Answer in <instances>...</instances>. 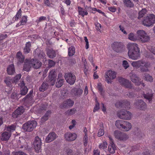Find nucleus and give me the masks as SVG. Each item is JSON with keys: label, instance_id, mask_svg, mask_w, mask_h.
<instances>
[{"label": "nucleus", "instance_id": "nucleus-60", "mask_svg": "<svg viewBox=\"0 0 155 155\" xmlns=\"http://www.w3.org/2000/svg\"><path fill=\"white\" fill-rule=\"evenodd\" d=\"M51 111L50 110H48L47 111L45 114L44 115L45 117L47 118H48V119L50 117L51 114Z\"/></svg>", "mask_w": 155, "mask_h": 155}, {"label": "nucleus", "instance_id": "nucleus-64", "mask_svg": "<svg viewBox=\"0 0 155 155\" xmlns=\"http://www.w3.org/2000/svg\"><path fill=\"white\" fill-rule=\"evenodd\" d=\"M119 27L120 28V30H121L122 32L124 34H125L126 35L127 34L126 31L124 30V28L123 27H122L121 25H120L119 26Z\"/></svg>", "mask_w": 155, "mask_h": 155}, {"label": "nucleus", "instance_id": "nucleus-52", "mask_svg": "<svg viewBox=\"0 0 155 155\" xmlns=\"http://www.w3.org/2000/svg\"><path fill=\"white\" fill-rule=\"evenodd\" d=\"M38 57L41 59L44 58L45 55L42 51H40L39 54H38Z\"/></svg>", "mask_w": 155, "mask_h": 155}, {"label": "nucleus", "instance_id": "nucleus-50", "mask_svg": "<svg viewBox=\"0 0 155 155\" xmlns=\"http://www.w3.org/2000/svg\"><path fill=\"white\" fill-rule=\"evenodd\" d=\"M107 143L106 142H103L102 144H101L99 145V147L100 149H104L107 147Z\"/></svg>", "mask_w": 155, "mask_h": 155}, {"label": "nucleus", "instance_id": "nucleus-40", "mask_svg": "<svg viewBox=\"0 0 155 155\" xmlns=\"http://www.w3.org/2000/svg\"><path fill=\"white\" fill-rule=\"evenodd\" d=\"M128 38L130 40L133 41H135L137 39L136 37L133 33H130L129 34Z\"/></svg>", "mask_w": 155, "mask_h": 155}, {"label": "nucleus", "instance_id": "nucleus-49", "mask_svg": "<svg viewBox=\"0 0 155 155\" xmlns=\"http://www.w3.org/2000/svg\"><path fill=\"white\" fill-rule=\"evenodd\" d=\"M147 49L153 54H155V47L151 46H149L147 47Z\"/></svg>", "mask_w": 155, "mask_h": 155}, {"label": "nucleus", "instance_id": "nucleus-46", "mask_svg": "<svg viewBox=\"0 0 155 155\" xmlns=\"http://www.w3.org/2000/svg\"><path fill=\"white\" fill-rule=\"evenodd\" d=\"M11 80L12 79H10L9 77H7L4 81L7 86L10 87L11 85V82H12Z\"/></svg>", "mask_w": 155, "mask_h": 155}, {"label": "nucleus", "instance_id": "nucleus-2", "mask_svg": "<svg viewBox=\"0 0 155 155\" xmlns=\"http://www.w3.org/2000/svg\"><path fill=\"white\" fill-rule=\"evenodd\" d=\"M131 64L133 67L137 69L140 68V71L142 72L148 71L149 70L148 68L150 66V64L149 62H145L143 60L133 61Z\"/></svg>", "mask_w": 155, "mask_h": 155}, {"label": "nucleus", "instance_id": "nucleus-47", "mask_svg": "<svg viewBox=\"0 0 155 155\" xmlns=\"http://www.w3.org/2000/svg\"><path fill=\"white\" fill-rule=\"evenodd\" d=\"M145 79L146 81L150 82H152L153 80V78L151 76H150L149 74H146L145 76Z\"/></svg>", "mask_w": 155, "mask_h": 155}, {"label": "nucleus", "instance_id": "nucleus-12", "mask_svg": "<svg viewBox=\"0 0 155 155\" xmlns=\"http://www.w3.org/2000/svg\"><path fill=\"white\" fill-rule=\"evenodd\" d=\"M41 140L39 137L37 136L35 137L33 143L34 149L37 152H38L41 149Z\"/></svg>", "mask_w": 155, "mask_h": 155}, {"label": "nucleus", "instance_id": "nucleus-43", "mask_svg": "<svg viewBox=\"0 0 155 155\" xmlns=\"http://www.w3.org/2000/svg\"><path fill=\"white\" fill-rule=\"evenodd\" d=\"M15 126L14 125H12L8 126L7 127V130L8 132H12L15 130Z\"/></svg>", "mask_w": 155, "mask_h": 155}, {"label": "nucleus", "instance_id": "nucleus-53", "mask_svg": "<svg viewBox=\"0 0 155 155\" xmlns=\"http://www.w3.org/2000/svg\"><path fill=\"white\" fill-rule=\"evenodd\" d=\"M21 10H18L17 13L16 14L15 17V20L16 21L20 18L21 16Z\"/></svg>", "mask_w": 155, "mask_h": 155}, {"label": "nucleus", "instance_id": "nucleus-19", "mask_svg": "<svg viewBox=\"0 0 155 155\" xmlns=\"http://www.w3.org/2000/svg\"><path fill=\"white\" fill-rule=\"evenodd\" d=\"M131 80L132 81L135 83L136 85H139L141 84L140 78L135 74H132L130 76Z\"/></svg>", "mask_w": 155, "mask_h": 155}, {"label": "nucleus", "instance_id": "nucleus-3", "mask_svg": "<svg viewBox=\"0 0 155 155\" xmlns=\"http://www.w3.org/2000/svg\"><path fill=\"white\" fill-rule=\"evenodd\" d=\"M37 125V122L35 120L28 121L24 124L22 129L25 131L31 132L35 128Z\"/></svg>", "mask_w": 155, "mask_h": 155}, {"label": "nucleus", "instance_id": "nucleus-42", "mask_svg": "<svg viewBox=\"0 0 155 155\" xmlns=\"http://www.w3.org/2000/svg\"><path fill=\"white\" fill-rule=\"evenodd\" d=\"M76 109L75 108H73L67 110V114L69 115H72L74 114L76 112Z\"/></svg>", "mask_w": 155, "mask_h": 155}, {"label": "nucleus", "instance_id": "nucleus-24", "mask_svg": "<svg viewBox=\"0 0 155 155\" xmlns=\"http://www.w3.org/2000/svg\"><path fill=\"white\" fill-rule=\"evenodd\" d=\"M33 90H31L29 93L22 99V101L27 102L31 101L33 99Z\"/></svg>", "mask_w": 155, "mask_h": 155}, {"label": "nucleus", "instance_id": "nucleus-22", "mask_svg": "<svg viewBox=\"0 0 155 155\" xmlns=\"http://www.w3.org/2000/svg\"><path fill=\"white\" fill-rule=\"evenodd\" d=\"M56 138V134L54 132L50 133L46 138L45 141L47 143H50L54 140Z\"/></svg>", "mask_w": 155, "mask_h": 155}, {"label": "nucleus", "instance_id": "nucleus-41", "mask_svg": "<svg viewBox=\"0 0 155 155\" xmlns=\"http://www.w3.org/2000/svg\"><path fill=\"white\" fill-rule=\"evenodd\" d=\"M120 106H121V107H123L122 104L125 105V106L124 107L125 108H128V107H129V106L130 104V103L129 101H125L123 103V104L122 103L120 102L119 103Z\"/></svg>", "mask_w": 155, "mask_h": 155}, {"label": "nucleus", "instance_id": "nucleus-34", "mask_svg": "<svg viewBox=\"0 0 155 155\" xmlns=\"http://www.w3.org/2000/svg\"><path fill=\"white\" fill-rule=\"evenodd\" d=\"M28 91V89L26 86L21 87L20 93L19 95L21 94L22 95H25L27 93Z\"/></svg>", "mask_w": 155, "mask_h": 155}, {"label": "nucleus", "instance_id": "nucleus-39", "mask_svg": "<svg viewBox=\"0 0 155 155\" xmlns=\"http://www.w3.org/2000/svg\"><path fill=\"white\" fill-rule=\"evenodd\" d=\"M21 77V74H18L16 75L14 78L11 80L12 82L13 83H16L18 82V81L20 79Z\"/></svg>", "mask_w": 155, "mask_h": 155}, {"label": "nucleus", "instance_id": "nucleus-33", "mask_svg": "<svg viewBox=\"0 0 155 155\" xmlns=\"http://www.w3.org/2000/svg\"><path fill=\"white\" fill-rule=\"evenodd\" d=\"M150 93H147L146 94H144L143 96L144 98L149 100V101L152 100L153 94L151 93V91H150Z\"/></svg>", "mask_w": 155, "mask_h": 155}, {"label": "nucleus", "instance_id": "nucleus-54", "mask_svg": "<svg viewBox=\"0 0 155 155\" xmlns=\"http://www.w3.org/2000/svg\"><path fill=\"white\" fill-rule=\"evenodd\" d=\"M19 94H17L15 92L13 93L11 95V97L13 99H17L19 96Z\"/></svg>", "mask_w": 155, "mask_h": 155}, {"label": "nucleus", "instance_id": "nucleus-38", "mask_svg": "<svg viewBox=\"0 0 155 155\" xmlns=\"http://www.w3.org/2000/svg\"><path fill=\"white\" fill-rule=\"evenodd\" d=\"M97 87L98 90L100 92V94L103 97H104L105 96L104 91H103V89L101 86V85L100 84H98Z\"/></svg>", "mask_w": 155, "mask_h": 155}, {"label": "nucleus", "instance_id": "nucleus-15", "mask_svg": "<svg viewBox=\"0 0 155 155\" xmlns=\"http://www.w3.org/2000/svg\"><path fill=\"white\" fill-rule=\"evenodd\" d=\"M119 81L121 84L124 86L126 88H128L129 89L132 88V86L129 80L122 77H120L119 79Z\"/></svg>", "mask_w": 155, "mask_h": 155}, {"label": "nucleus", "instance_id": "nucleus-11", "mask_svg": "<svg viewBox=\"0 0 155 155\" xmlns=\"http://www.w3.org/2000/svg\"><path fill=\"white\" fill-rule=\"evenodd\" d=\"M64 78L66 81L70 85L73 84L76 81V77L74 74L69 73L65 74Z\"/></svg>", "mask_w": 155, "mask_h": 155}, {"label": "nucleus", "instance_id": "nucleus-8", "mask_svg": "<svg viewBox=\"0 0 155 155\" xmlns=\"http://www.w3.org/2000/svg\"><path fill=\"white\" fill-rule=\"evenodd\" d=\"M114 134L115 137L120 140L126 141L128 138V136L126 134L119 130H115Z\"/></svg>", "mask_w": 155, "mask_h": 155}, {"label": "nucleus", "instance_id": "nucleus-37", "mask_svg": "<svg viewBox=\"0 0 155 155\" xmlns=\"http://www.w3.org/2000/svg\"><path fill=\"white\" fill-rule=\"evenodd\" d=\"M124 2L125 5L127 7H132L134 6V4L130 0H124Z\"/></svg>", "mask_w": 155, "mask_h": 155}, {"label": "nucleus", "instance_id": "nucleus-45", "mask_svg": "<svg viewBox=\"0 0 155 155\" xmlns=\"http://www.w3.org/2000/svg\"><path fill=\"white\" fill-rule=\"evenodd\" d=\"M63 83L64 80L60 79L56 82V86L57 87H60L62 85Z\"/></svg>", "mask_w": 155, "mask_h": 155}, {"label": "nucleus", "instance_id": "nucleus-32", "mask_svg": "<svg viewBox=\"0 0 155 155\" xmlns=\"http://www.w3.org/2000/svg\"><path fill=\"white\" fill-rule=\"evenodd\" d=\"M124 121L122 120H117L115 122V125L119 129L123 128L124 127Z\"/></svg>", "mask_w": 155, "mask_h": 155}, {"label": "nucleus", "instance_id": "nucleus-10", "mask_svg": "<svg viewBox=\"0 0 155 155\" xmlns=\"http://www.w3.org/2000/svg\"><path fill=\"white\" fill-rule=\"evenodd\" d=\"M113 50L118 53L122 51L124 45L121 42H114L111 45Z\"/></svg>", "mask_w": 155, "mask_h": 155}, {"label": "nucleus", "instance_id": "nucleus-36", "mask_svg": "<svg viewBox=\"0 0 155 155\" xmlns=\"http://www.w3.org/2000/svg\"><path fill=\"white\" fill-rule=\"evenodd\" d=\"M75 52V48L74 47L71 46L68 48V54L69 56H72L74 54Z\"/></svg>", "mask_w": 155, "mask_h": 155}, {"label": "nucleus", "instance_id": "nucleus-63", "mask_svg": "<svg viewBox=\"0 0 155 155\" xmlns=\"http://www.w3.org/2000/svg\"><path fill=\"white\" fill-rule=\"evenodd\" d=\"M66 152L67 153V155H72L73 151L72 150L70 149H67Z\"/></svg>", "mask_w": 155, "mask_h": 155}, {"label": "nucleus", "instance_id": "nucleus-18", "mask_svg": "<svg viewBox=\"0 0 155 155\" xmlns=\"http://www.w3.org/2000/svg\"><path fill=\"white\" fill-rule=\"evenodd\" d=\"M74 104V101L69 99L63 102L61 105V108L63 109L69 107H71L73 106Z\"/></svg>", "mask_w": 155, "mask_h": 155}, {"label": "nucleus", "instance_id": "nucleus-17", "mask_svg": "<svg viewBox=\"0 0 155 155\" xmlns=\"http://www.w3.org/2000/svg\"><path fill=\"white\" fill-rule=\"evenodd\" d=\"M32 67L35 69L39 68L41 66L42 63L41 62L37 59L32 58L31 60Z\"/></svg>", "mask_w": 155, "mask_h": 155}, {"label": "nucleus", "instance_id": "nucleus-55", "mask_svg": "<svg viewBox=\"0 0 155 155\" xmlns=\"http://www.w3.org/2000/svg\"><path fill=\"white\" fill-rule=\"evenodd\" d=\"M55 63L52 60L49 59L48 60V65L50 67H52L54 66Z\"/></svg>", "mask_w": 155, "mask_h": 155}, {"label": "nucleus", "instance_id": "nucleus-21", "mask_svg": "<svg viewBox=\"0 0 155 155\" xmlns=\"http://www.w3.org/2000/svg\"><path fill=\"white\" fill-rule=\"evenodd\" d=\"M31 61L27 59L25 60V61L24 65L23 70L28 72L30 71V68L32 67L31 63Z\"/></svg>", "mask_w": 155, "mask_h": 155}, {"label": "nucleus", "instance_id": "nucleus-30", "mask_svg": "<svg viewBox=\"0 0 155 155\" xmlns=\"http://www.w3.org/2000/svg\"><path fill=\"white\" fill-rule=\"evenodd\" d=\"M108 150L110 153H113L115 152L116 148L115 144L114 143H110L108 147Z\"/></svg>", "mask_w": 155, "mask_h": 155}, {"label": "nucleus", "instance_id": "nucleus-13", "mask_svg": "<svg viewBox=\"0 0 155 155\" xmlns=\"http://www.w3.org/2000/svg\"><path fill=\"white\" fill-rule=\"evenodd\" d=\"M116 73L111 70L108 71L106 73L105 78L108 83L111 82V80L114 79L116 77Z\"/></svg>", "mask_w": 155, "mask_h": 155}, {"label": "nucleus", "instance_id": "nucleus-23", "mask_svg": "<svg viewBox=\"0 0 155 155\" xmlns=\"http://www.w3.org/2000/svg\"><path fill=\"white\" fill-rule=\"evenodd\" d=\"M46 54L48 57L51 58H53L56 56L55 51L52 48H47L46 49Z\"/></svg>", "mask_w": 155, "mask_h": 155}, {"label": "nucleus", "instance_id": "nucleus-7", "mask_svg": "<svg viewBox=\"0 0 155 155\" xmlns=\"http://www.w3.org/2000/svg\"><path fill=\"white\" fill-rule=\"evenodd\" d=\"M137 36L142 43L148 41L150 39V37L147 35L145 31L143 30H139L137 31Z\"/></svg>", "mask_w": 155, "mask_h": 155}, {"label": "nucleus", "instance_id": "nucleus-62", "mask_svg": "<svg viewBox=\"0 0 155 155\" xmlns=\"http://www.w3.org/2000/svg\"><path fill=\"white\" fill-rule=\"evenodd\" d=\"M47 104H42L40 106V108L41 110H45L47 108Z\"/></svg>", "mask_w": 155, "mask_h": 155}, {"label": "nucleus", "instance_id": "nucleus-5", "mask_svg": "<svg viewBox=\"0 0 155 155\" xmlns=\"http://www.w3.org/2000/svg\"><path fill=\"white\" fill-rule=\"evenodd\" d=\"M134 105L135 108L139 110H145L147 107V104L141 99L135 100Z\"/></svg>", "mask_w": 155, "mask_h": 155}, {"label": "nucleus", "instance_id": "nucleus-59", "mask_svg": "<svg viewBox=\"0 0 155 155\" xmlns=\"http://www.w3.org/2000/svg\"><path fill=\"white\" fill-rule=\"evenodd\" d=\"M126 95L130 98H133L134 97L135 95L133 92H130L128 93Z\"/></svg>", "mask_w": 155, "mask_h": 155}, {"label": "nucleus", "instance_id": "nucleus-51", "mask_svg": "<svg viewBox=\"0 0 155 155\" xmlns=\"http://www.w3.org/2000/svg\"><path fill=\"white\" fill-rule=\"evenodd\" d=\"M27 21V17L25 16L21 18V23L20 25H24L26 23Z\"/></svg>", "mask_w": 155, "mask_h": 155}, {"label": "nucleus", "instance_id": "nucleus-6", "mask_svg": "<svg viewBox=\"0 0 155 155\" xmlns=\"http://www.w3.org/2000/svg\"><path fill=\"white\" fill-rule=\"evenodd\" d=\"M117 116L122 119L129 120L131 117V113L129 111L122 110L118 111L117 113Z\"/></svg>", "mask_w": 155, "mask_h": 155}, {"label": "nucleus", "instance_id": "nucleus-1", "mask_svg": "<svg viewBox=\"0 0 155 155\" xmlns=\"http://www.w3.org/2000/svg\"><path fill=\"white\" fill-rule=\"evenodd\" d=\"M129 57L133 60H137L140 57V50L138 45L135 43H130L127 45Z\"/></svg>", "mask_w": 155, "mask_h": 155}, {"label": "nucleus", "instance_id": "nucleus-57", "mask_svg": "<svg viewBox=\"0 0 155 155\" xmlns=\"http://www.w3.org/2000/svg\"><path fill=\"white\" fill-rule=\"evenodd\" d=\"M104 134V130L103 129H100L98 133V136L100 137L103 135Z\"/></svg>", "mask_w": 155, "mask_h": 155}, {"label": "nucleus", "instance_id": "nucleus-48", "mask_svg": "<svg viewBox=\"0 0 155 155\" xmlns=\"http://www.w3.org/2000/svg\"><path fill=\"white\" fill-rule=\"evenodd\" d=\"M13 155H27L24 152L21 151H18L13 153Z\"/></svg>", "mask_w": 155, "mask_h": 155}, {"label": "nucleus", "instance_id": "nucleus-31", "mask_svg": "<svg viewBox=\"0 0 155 155\" xmlns=\"http://www.w3.org/2000/svg\"><path fill=\"white\" fill-rule=\"evenodd\" d=\"M132 127L131 123L127 121H124L123 129L126 131H128L130 130Z\"/></svg>", "mask_w": 155, "mask_h": 155}, {"label": "nucleus", "instance_id": "nucleus-16", "mask_svg": "<svg viewBox=\"0 0 155 155\" xmlns=\"http://www.w3.org/2000/svg\"><path fill=\"white\" fill-rule=\"evenodd\" d=\"M77 137V135L75 133H67L64 134L65 140L68 141H72L75 140Z\"/></svg>", "mask_w": 155, "mask_h": 155}, {"label": "nucleus", "instance_id": "nucleus-61", "mask_svg": "<svg viewBox=\"0 0 155 155\" xmlns=\"http://www.w3.org/2000/svg\"><path fill=\"white\" fill-rule=\"evenodd\" d=\"M99 109V104L98 103V102L97 101L96 103V104L95 105V107H94L93 110V112H95L96 111H97Z\"/></svg>", "mask_w": 155, "mask_h": 155}, {"label": "nucleus", "instance_id": "nucleus-35", "mask_svg": "<svg viewBox=\"0 0 155 155\" xmlns=\"http://www.w3.org/2000/svg\"><path fill=\"white\" fill-rule=\"evenodd\" d=\"M134 134L139 139L143 137L144 136L143 134H142L140 130L138 129H137V130L135 131Z\"/></svg>", "mask_w": 155, "mask_h": 155}, {"label": "nucleus", "instance_id": "nucleus-4", "mask_svg": "<svg viewBox=\"0 0 155 155\" xmlns=\"http://www.w3.org/2000/svg\"><path fill=\"white\" fill-rule=\"evenodd\" d=\"M155 23V15L150 14L149 16L144 18L143 24L146 26H150Z\"/></svg>", "mask_w": 155, "mask_h": 155}, {"label": "nucleus", "instance_id": "nucleus-28", "mask_svg": "<svg viewBox=\"0 0 155 155\" xmlns=\"http://www.w3.org/2000/svg\"><path fill=\"white\" fill-rule=\"evenodd\" d=\"M7 71L8 74L12 75L15 72V69L13 64L9 65L7 68Z\"/></svg>", "mask_w": 155, "mask_h": 155}, {"label": "nucleus", "instance_id": "nucleus-58", "mask_svg": "<svg viewBox=\"0 0 155 155\" xmlns=\"http://www.w3.org/2000/svg\"><path fill=\"white\" fill-rule=\"evenodd\" d=\"M123 65L125 69H127L129 67V65L127 61L124 60L123 62Z\"/></svg>", "mask_w": 155, "mask_h": 155}, {"label": "nucleus", "instance_id": "nucleus-20", "mask_svg": "<svg viewBox=\"0 0 155 155\" xmlns=\"http://www.w3.org/2000/svg\"><path fill=\"white\" fill-rule=\"evenodd\" d=\"M25 111V109L23 106L18 108L13 114V117L14 118H17L19 115H21Z\"/></svg>", "mask_w": 155, "mask_h": 155}, {"label": "nucleus", "instance_id": "nucleus-14", "mask_svg": "<svg viewBox=\"0 0 155 155\" xmlns=\"http://www.w3.org/2000/svg\"><path fill=\"white\" fill-rule=\"evenodd\" d=\"M83 92L82 89L79 88H73L71 91L70 94L72 97H80Z\"/></svg>", "mask_w": 155, "mask_h": 155}, {"label": "nucleus", "instance_id": "nucleus-26", "mask_svg": "<svg viewBox=\"0 0 155 155\" xmlns=\"http://www.w3.org/2000/svg\"><path fill=\"white\" fill-rule=\"evenodd\" d=\"M16 58L18 63H23L24 61L25 57L20 51L18 52L16 55Z\"/></svg>", "mask_w": 155, "mask_h": 155}, {"label": "nucleus", "instance_id": "nucleus-25", "mask_svg": "<svg viewBox=\"0 0 155 155\" xmlns=\"http://www.w3.org/2000/svg\"><path fill=\"white\" fill-rule=\"evenodd\" d=\"M11 134L10 132L5 131L2 134L1 140L2 141L8 140L11 136Z\"/></svg>", "mask_w": 155, "mask_h": 155}, {"label": "nucleus", "instance_id": "nucleus-44", "mask_svg": "<svg viewBox=\"0 0 155 155\" xmlns=\"http://www.w3.org/2000/svg\"><path fill=\"white\" fill-rule=\"evenodd\" d=\"M147 10H140L139 12L138 19H140L143 17L146 13Z\"/></svg>", "mask_w": 155, "mask_h": 155}, {"label": "nucleus", "instance_id": "nucleus-9", "mask_svg": "<svg viewBox=\"0 0 155 155\" xmlns=\"http://www.w3.org/2000/svg\"><path fill=\"white\" fill-rule=\"evenodd\" d=\"M57 73L55 70H51L50 73L48 77V81L51 85H54L55 83L57 80Z\"/></svg>", "mask_w": 155, "mask_h": 155}, {"label": "nucleus", "instance_id": "nucleus-27", "mask_svg": "<svg viewBox=\"0 0 155 155\" xmlns=\"http://www.w3.org/2000/svg\"><path fill=\"white\" fill-rule=\"evenodd\" d=\"M49 85L47 81H44L39 88L40 91H44L48 87Z\"/></svg>", "mask_w": 155, "mask_h": 155}, {"label": "nucleus", "instance_id": "nucleus-29", "mask_svg": "<svg viewBox=\"0 0 155 155\" xmlns=\"http://www.w3.org/2000/svg\"><path fill=\"white\" fill-rule=\"evenodd\" d=\"M31 47V42H28L26 43L25 47L23 49L24 53L27 54L29 53L30 51V47Z\"/></svg>", "mask_w": 155, "mask_h": 155}, {"label": "nucleus", "instance_id": "nucleus-56", "mask_svg": "<svg viewBox=\"0 0 155 155\" xmlns=\"http://www.w3.org/2000/svg\"><path fill=\"white\" fill-rule=\"evenodd\" d=\"M85 11H84L83 10H78V13L79 15H81L83 17L84 15H87V12L86 11V10H85Z\"/></svg>", "mask_w": 155, "mask_h": 155}]
</instances>
